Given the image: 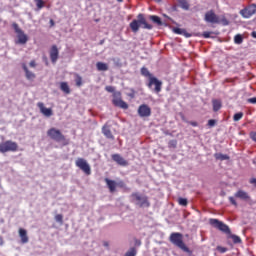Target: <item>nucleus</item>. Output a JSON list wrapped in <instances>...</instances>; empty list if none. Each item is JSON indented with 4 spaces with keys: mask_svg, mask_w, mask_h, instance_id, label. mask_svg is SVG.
Wrapping results in <instances>:
<instances>
[{
    "mask_svg": "<svg viewBox=\"0 0 256 256\" xmlns=\"http://www.w3.org/2000/svg\"><path fill=\"white\" fill-rule=\"evenodd\" d=\"M209 223L212 227L218 229V231L225 233V235H229L228 237L229 239H232L233 243H241V237L235 234H231V229L229 228V226H227V224L223 223V221L216 218H210Z\"/></svg>",
    "mask_w": 256,
    "mask_h": 256,
    "instance_id": "obj_1",
    "label": "nucleus"
},
{
    "mask_svg": "<svg viewBox=\"0 0 256 256\" xmlns=\"http://www.w3.org/2000/svg\"><path fill=\"white\" fill-rule=\"evenodd\" d=\"M137 18V20L134 19L130 23V29L133 33H138L141 25H143V29H153V25L147 23V20L145 19V16L143 14H139Z\"/></svg>",
    "mask_w": 256,
    "mask_h": 256,
    "instance_id": "obj_2",
    "label": "nucleus"
},
{
    "mask_svg": "<svg viewBox=\"0 0 256 256\" xmlns=\"http://www.w3.org/2000/svg\"><path fill=\"white\" fill-rule=\"evenodd\" d=\"M170 242H172L173 245L178 247V249H181L184 251V253H191V250H189V247L185 245V242H183V234L179 232H173L170 235Z\"/></svg>",
    "mask_w": 256,
    "mask_h": 256,
    "instance_id": "obj_3",
    "label": "nucleus"
},
{
    "mask_svg": "<svg viewBox=\"0 0 256 256\" xmlns=\"http://www.w3.org/2000/svg\"><path fill=\"white\" fill-rule=\"evenodd\" d=\"M47 136L52 139V141H56V143H64V145H68L67 138L61 132V130L57 128H50L47 131Z\"/></svg>",
    "mask_w": 256,
    "mask_h": 256,
    "instance_id": "obj_4",
    "label": "nucleus"
},
{
    "mask_svg": "<svg viewBox=\"0 0 256 256\" xmlns=\"http://www.w3.org/2000/svg\"><path fill=\"white\" fill-rule=\"evenodd\" d=\"M19 151V144L11 140H7L0 143V153H15Z\"/></svg>",
    "mask_w": 256,
    "mask_h": 256,
    "instance_id": "obj_5",
    "label": "nucleus"
},
{
    "mask_svg": "<svg viewBox=\"0 0 256 256\" xmlns=\"http://www.w3.org/2000/svg\"><path fill=\"white\" fill-rule=\"evenodd\" d=\"M131 197L138 207H151V203H149V198L147 196L134 192L131 194Z\"/></svg>",
    "mask_w": 256,
    "mask_h": 256,
    "instance_id": "obj_6",
    "label": "nucleus"
},
{
    "mask_svg": "<svg viewBox=\"0 0 256 256\" xmlns=\"http://www.w3.org/2000/svg\"><path fill=\"white\" fill-rule=\"evenodd\" d=\"M147 87L148 89H152L156 95H159V92L163 89V82L154 76L148 81Z\"/></svg>",
    "mask_w": 256,
    "mask_h": 256,
    "instance_id": "obj_7",
    "label": "nucleus"
},
{
    "mask_svg": "<svg viewBox=\"0 0 256 256\" xmlns=\"http://www.w3.org/2000/svg\"><path fill=\"white\" fill-rule=\"evenodd\" d=\"M110 193H115L117 191V187H120V189H125L126 184L124 181H119L118 183L115 180H111L109 178L104 179Z\"/></svg>",
    "mask_w": 256,
    "mask_h": 256,
    "instance_id": "obj_8",
    "label": "nucleus"
},
{
    "mask_svg": "<svg viewBox=\"0 0 256 256\" xmlns=\"http://www.w3.org/2000/svg\"><path fill=\"white\" fill-rule=\"evenodd\" d=\"M12 27L18 37L17 43H19V45H25V43H27V41H29V38L26 36L25 32H23L19 28V24L15 23V22L12 24Z\"/></svg>",
    "mask_w": 256,
    "mask_h": 256,
    "instance_id": "obj_9",
    "label": "nucleus"
},
{
    "mask_svg": "<svg viewBox=\"0 0 256 256\" xmlns=\"http://www.w3.org/2000/svg\"><path fill=\"white\" fill-rule=\"evenodd\" d=\"M75 165L78 167V169H81L85 175H91V166L89 163H87V160L78 158L75 162Z\"/></svg>",
    "mask_w": 256,
    "mask_h": 256,
    "instance_id": "obj_10",
    "label": "nucleus"
},
{
    "mask_svg": "<svg viewBox=\"0 0 256 256\" xmlns=\"http://www.w3.org/2000/svg\"><path fill=\"white\" fill-rule=\"evenodd\" d=\"M255 14H256V4H251L250 6L240 11V15H242V17H244L245 19H249L250 17H253V15Z\"/></svg>",
    "mask_w": 256,
    "mask_h": 256,
    "instance_id": "obj_11",
    "label": "nucleus"
},
{
    "mask_svg": "<svg viewBox=\"0 0 256 256\" xmlns=\"http://www.w3.org/2000/svg\"><path fill=\"white\" fill-rule=\"evenodd\" d=\"M138 115L140 117H151V107L147 104H142L138 108Z\"/></svg>",
    "mask_w": 256,
    "mask_h": 256,
    "instance_id": "obj_12",
    "label": "nucleus"
},
{
    "mask_svg": "<svg viewBox=\"0 0 256 256\" xmlns=\"http://www.w3.org/2000/svg\"><path fill=\"white\" fill-rule=\"evenodd\" d=\"M37 107L40 109V113H42L44 117H53V109L45 107L43 102H38Z\"/></svg>",
    "mask_w": 256,
    "mask_h": 256,
    "instance_id": "obj_13",
    "label": "nucleus"
},
{
    "mask_svg": "<svg viewBox=\"0 0 256 256\" xmlns=\"http://www.w3.org/2000/svg\"><path fill=\"white\" fill-rule=\"evenodd\" d=\"M204 19L206 23H219V16L213 10L206 12Z\"/></svg>",
    "mask_w": 256,
    "mask_h": 256,
    "instance_id": "obj_14",
    "label": "nucleus"
},
{
    "mask_svg": "<svg viewBox=\"0 0 256 256\" xmlns=\"http://www.w3.org/2000/svg\"><path fill=\"white\" fill-rule=\"evenodd\" d=\"M102 134L106 139H110L111 141H115V136L113 135V132H111V126L109 124H105L102 127Z\"/></svg>",
    "mask_w": 256,
    "mask_h": 256,
    "instance_id": "obj_15",
    "label": "nucleus"
},
{
    "mask_svg": "<svg viewBox=\"0 0 256 256\" xmlns=\"http://www.w3.org/2000/svg\"><path fill=\"white\" fill-rule=\"evenodd\" d=\"M112 159L117 163V165H120V167H127V165H129V162L119 154H113Z\"/></svg>",
    "mask_w": 256,
    "mask_h": 256,
    "instance_id": "obj_16",
    "label": "nucleus"
},
{
    "mask_svg": "<svg viewBox=\"0 0 256 256\" xmlns=\"http://www.w3.org/2000/svg\"><path fill=\"white\" fill-rule=\"evenodd\" d=\"M112 103L115 105V107H120V109H129V105L127 102L123 101L121 97H115L112 100Z\"/></svg>",
    "mask_w": 256,
    "mask_h": 256,
    "instance_id": "obj_17",
    "label": "nucleus"
},
{
    "mask_svg": "<svg viewBox=\"0 0 256 256\" xmlns=\"http://www.w3.org/2000/svg\"><path fill=\"white\" fill-rule=\"evenodd\" d=\"M50 59L52 63H57V59H59V48L57 45H53L50 49Z\"/></svg>",
    "mask_w": 256,
    "mask_h": 256,
    "instance_id": "obj_18",
    "label": "nucleus"
},
{
    "mask_svg": "<svg viewBox=\"0 0 256 256\" xmlns=\"http://www.w3.org/2000/svg\"><path fill=\"white\" fill-rule=\"evenodd\" d=\"M19 237L21 239V243H29V236H27V230L20 228L19 231Z\"/></svg>",
    "mask_w": 256,
    "mask_h": 256,
    "instance_id": "obj_19",
    "label": "nucleus"
},
{
    "mask_svg": "<svg viewBox=\"0 0 256 256\" xmlns=\"http://www.w3.org/2000/svg\"><path fill=\"white\" fill-rule=\"evenodd\" d=\"M22 69L24 70L26 79H28V81H33V79H35L36 77L35 73L29 71V68H27V65L23 64Z\"/></svg>",
    "mask_w": 256,
    "mask_h": 256,
    "instance_id": "obj_20",
    "label": "nucleus"
},
{
    "mask_svg": "<svg viewBox=\"0 0 256 256\" xmlns=\"http://www.w3.org/2000/svg\"><path fill=\"white\" fill-rule=\"evenodd\" d=\"M140 73H141L142 77H146L148 79V81H151V78L155 77V76H153V74H151L149 69L145 66L140 69Z\"/></svg>",
    "mask_w": 256,
    "mask_h": 256,
    "instance_id": "obj_21",
    "label": "nucleus"
},
{
    "mask_svg": "<svg viewBox=\"0 0 256 256\" xmlns=\"http://www.w3.org/2000/svg\"><path fill=\"white\" fill-rule=\"evenodd\" d=\"M174 33H176V35H183L184 37H193V34L187 32V30L185 29H181V28H174L173 29Z\"/></svg>",
    "mask_w": 256,
    "mask_h": 256,
    "instance_id": "obj_22",
    "label": "nucleus"
},
{
    "mask_svg": "<svg viewBox=\"0 0 256 256\" xmlns=\"http://www.w3.org/2000/svg\"><path fill=\"white\" fill-rule=\"evenodd\" d=\"M237 199H242L243 201H247L249 199V194L243 190H238L235 195Z\"/></svg>",
    "mask_w": 256,
    "mask_h": 256,
    "instance_id": "obj_23",
    "label": "nucleus"
},
{
    "mask_svg": "<svg viewBox=\"0 0 256 256\" xmlns=\"http://www.w3.org/2000/svg\"><path fill=\"white\" fill-rule=\"evenodd\" d=\"M60 89L66 95H69L71 93V88H69V84H67V82L60 83Z\"/></svg>",
    "mask_w": 256,
    "mask_h": 256,
    "instance_id": "obj_24",
    "label": "nucleus"
},
{
    "mask_svg": "<svg viewBox=\"0 0 256 256\" xmlns=\"http://www.w3.org/2000/svg\"><path fill=\"white\" fill-rule=\"evenodd\" d=\"M214 157L217 161H229V155L222 153H215Z\"/></svg>",
    "mask_w": 256,
    "mask_h": 256,
    "instance_id": "obj_25",
    "label": "nucleus"
},
{
    "mask_svg": "<svg viewBox=\"0 0 256 256\" xmlns=\"http://www.w3.org/2000/svg\"><path fill=\"white\" fill-rule=\"evenodd\" d=\"M96 69L97 71H109V66L106 63L97 62Z\"/></svg>",
    "mask_w": 256,
    "mask_h": 256,
    "instance_id": "obj_26",
    "label": "nucleus"
},
{
    "mask_svg": "<svg viewBox=\"0 0 256 256\" xmlns=\"http://www.w3.org/2000/svg\"><path fill=\"white\" fill-rule=\"evenodd\" d=\"M212 105H213V111H215V112L219 111L222 107L221 101H219V100H213Z\"/></svg>",
    "mask_w": 256,
    "mask_h": 256,
    "instance_id": "obj_27",
    "label": "nucleus"
},
{
    "mask_svg": "<svg viewBox=\"0 0 256 256\" xmlns=\"http://www.w3.org/2000/svg\"><path fill=\"white\" fill-rule=\"evenodd\" d=\"M124 256H137V248L131 247Z\"/></svg>",
    "mask_w": 256,
    "mask_h": 256,
    "instance_id": "obj_28",
    "label": "nucleus"
},
{
    "mask_svg": "<svg viewBox=\"0 0 256 256\" xmlns=\"http://www.w3.org/2000/svg\"><path fill=\"white\" fill-rule=\"evenodd\" d=\"M34 3L36 4L38 11L43 9V7H45V1L43 0H34Z\"/></svg>",
    "mask_w": 256,
    "mask_h": 256,
    "instance_id": "obj_29",
    "label": "nucleus"
},
{
    "mask_svg": "<svg viewBox=\"0 0 256 256\" xmlns=\"http://www.w3.org/2000/svg\"><path fill=\"white\" fill-rule=\"evenodd\" d=\"M178 3L182 7V9H189V2L187 0H178Z\"/></svg>",
    "mask_w": 256,
    "mask_h": 256,
    "instance_id": "obj_30",
    "label": "nucleus"
},
{
    "mask_svg": "<svg viewBox=\"0 0 256 256\" xmlns=\"http://www.w3.org/2000/svg\"><path fill=\"white\" fill-rule=\"evenodd\" d=\"M150 19L153 21V23H156V25H163V22L159 16H150Z\"/></svg>",
    "mask_w": 256,
    "mask_h": 256,
    "instance_id": "obj_31",
    "label": "nucleus"
},
{
    "mask_svg": "<svg viewBox=\"0 0 256 256\" xmlns=\"http://www.w3.org/2000/svg\"><path fill=\"white\" fill-rule=\"evenodd\" d=\"M75 83L76 87H81V85H83V78L79 74H76Z\"/></svg>",
    "mask_w": 256,
    "mask_h": 256,
    "instance_id": "obj_32",
    "label": "nucleus"
},
{
    "mask_svg": "<svg viewBox=\"0 0 256 256\" xmlns=\"http://www.w3.org/2000/svg\"><path fill=\"white\" fill-rule=\"evenodd\" d=\"M234 43H236V45H241V43H243V36H241V34H238L234 37Z\"/></svg>",
    "mask_w": 256,
    "mask_h": 256,
    "instance_id": "obj_33",
    "label": "nucleus"
},
{
    "mask_svg": "<svg viewBox=\"0 0 256 256\" xmlns=\"http://www.w3.org/2000/svg\"><path fill=\"white\" fill-rule=\"evenodd\" d=\"M178 203L182 207H187V205L189 204V201L187 200V198H178Z\"/></svg>",
    "mask_w": 256,
    "mask_h": 256,
    "instance_id": "obj_34",
    "label": "nucleus"
},
{
    "mask_svg": "<svg viewBox=\"0 0 256 256\" xmlns=\"http://www.w3.org/2000/svg\"><path fill=\"white\" fill-rule=\"evenodd\" d=\"M169 149H177V140H170L168 142Z\"/></svg>",
    "mask_w": 256,
    "mask_h": 256,
    "instance_id": "obj_35",
    "label": "nucleus"
},
{
    "mask_svg": "<svg viewBox=\"0 0 256 256\" xmlns=\"http://www.w3.org/2000/svg\"><path fill=\"white\" fill-rule=\"evenodd\" d=\"M241 119H243V112H238V113L234 114V116H233L234 121H241Z\"/></svg>",
    "mask_w": 256,
    "mask_h": 256,
    "instance_id": "obj_36",
    "label": "nucleus"
},
{
    "mask_svg": "<svg viewBox=\"0 0 256 256\" xmlns=\"http://www.w3.org/2000/svg\"><path fill=\"white\" fill-rule=\"evenodd\" d=\"M54 219H55L56 223H60V225H63V215L62 214H57Z\"/></svg>",
    "mask_w": 256,
    "mask_h": 256,
    "instance_id": "obj_37",
    "label": "nucleus"
},
{
    "mask_svg": "<svg viewBox=\"0 0 256 256\" xmlns=\"http://www.w3.org/2000/svg\"><path fill=\"white\" fill-rule=\"evenodd\" d=\"M215 125H217V120L215 119H210L208 121V127H215Z\"/></svg>",
    "mask_w": 256,
    "mask_h": 256,
    "instance_id": "obj_38",
    "label": "nucleus"
},
{
    "mask_svg": "<svg viewBox=\"0 0 256 256\" xmlns=\"http://www.w3.org/2000/svg\"><path fill=\"white\" fill-rule=\"evenodd\" d=\"M105 91H107L108 93H115V87H113V86H106L105 87Z\"/></svg>",
    "mask_w": 256,
    "mask_h": 256,
    "instance_id": "obj_39",
    "label": "nucleus"
},
{
    "mask_svg": "<svg viewBox=\"0 0 256 256\" xmlns=\"http://www.w3.org/2000/svg\"><path fill=\"white\" fill-rule=\"evenodd\" d=\"M229 202L231 203V205H234V207H237V200H235V197L230 196Z\"/></svg>",
    "mask_w": 256,
    "mask_h": 256,
    "instance_id": "obj_40",
    "label": "nucleus"
},
{
    "mask_svg": "<svg viewBox=\"0 0 256 256\" xmlns=\"http://www.w3.org/2000/svg\"><path fill=\"white\" fill-rule=\"evenodd\" d=\"M217 251H219V253H227V248L222 247V246H218Z\"/></svg>",
    "mask_w": 256,
    "mask_h": 256,
    "instance_id": "obj_41",
    "label": "nucleus"
},
{
    "mask_svg": "<svg viewBox=\"0 0 256 256\" xmlns=\"http://www.w3.org/2000/svg\"><path fill=\"white\" fill-rule=\"evenodd\" d=\"M211 33H213V32H203L202 33V37H204V39H209V37H211Z\"/></svg>",
    "mask_w": 256,
    "mask_h": 256,
    "instance_id": "obj_42",
    "label": "nucleus"
},
{
    "mask_svg": "<svg viewBox=\"0 0 256 256\" xmlns=\"http://www.w3.org/2000/svg\"><path fill=\"white\" fill-rule=\"evenodd\" d=\"M248 103H251L252 105H256V97H253V98H249L247 100Z\"/></svg>",
    "mask_w": 256,
    "mask_h": 256,
    "instance_id": "obj_43",
    "label": "nucleus"
},
{
    "mask_svg": "<svg viewBox=\"0 0 256 256\" xmlns=\"http://www.w3.org/2000/svg\"><path fill=\"white\" fill-rule=\"evenodd\" d=\"M186 123H189L192 127H197L199 124L195 121H186Z\"/></svg>",
    "mask_w": 256,
    "mask_h": 256,
    "instance_id": "obj_44",
    "label": "nucleus"
},
{
    "mask_svg": "<svg viewBox=\"0 0 256 256\" xmlns=\"http://www.w3.org/2000/svg\"><path fill=\"white\" fill-rule=\"evenodd\" d=\"M29 66L32 68H35V67H37V62H35V60H31L29 63Z\"/></svg>",
    "mask_w": 256,
    "mask_h": 256,
    "instance_id": "obj_45",
    "label": "nucleus"
},
{
    "mask_svg": "<svg viewBox=\"0 0 256 256\" xmlns=\"http://www.w3.org/2000/svg\"><path fill=\"white\" fill-rule=\"evenodd\" d=\"M250 137H251V140H252V141H255V143H256V132H252V133L250 134Z\"/></svg>",
    "mask_w": 256,
    "mask_h": 256,
    "instance_id": "obj_46",
    "label": "nucleus"
},
{
    "mask_svg": "<svg viewBox=\"0 0 256 256\" xmlns=\"http://www.w3.org/2000/svg\"><path fill=\"white\" fill-rule=\"evenodd\" d=\"M250 183H251L252 185H256V178L250 179Z\"/></svg>",
    "mask_w": 256,
    "mask_h": 256,
    "instance_id": "obj_47",
    "label": "nucleus"
},
{
    "mask_svg": "<svg viewBox=\"0 0 256 256\" xmlns=\"http://www.w3.org/2000/svg\"><path fill=\"white\" fill-rule=\"evenodd\" d=\"M50 26L55 27V21H53V19L50 20Z\"/></svg>",
    "mask_w": 256,
    "mask_h": 256,
    "instance_id": "obj_48",
    "label": "nucleus"
},
{
    "mask_svg": "<svg viewBox=\"0 0 256 256\" xmlns=\"http://www.w3.org/2000/svg\"><path fill=\"white\" fill-rule=\"evenodd\" d=\"M251 36H252L254 39H256V31H253V32L251 33Z\"/></svg>",
    "mask_w": 256,
    "mask_h": 256,
    "instance_id": "obj_49",
    "label": "nucleus"
},
{
    "mask_svg": "<svg viewBox=\"0 0 256 256\" xmlns=\"http://www.w3.org/2000/svg\"><path fill=\"white\" fill-rule=\"evenodd\" d=\"M103 245H104V247H108L109 246V242H104Z\"/></svg>",
    "mask_w": 256,
    "mask_h": 256,
    "instance_id": "obj_50",
    "label": "nucleus"
},
{
    "mask_svg": "<svg viewBox=\"0 0 256 256\" xmlns=\"http://www.w3.org/2000/svg\"><path fill=\"white\" fill-rule=\"evenodd\" d=\"M136 245H141V240H136Z\"/></svg>",
    "mask_w": 256,
    "mask_h": 256,
    "instance_id": "obj_51",
    "label": "nucleus"
},
{
    "mask_svg": "<svg viewBox=\"0 0 256 256\" xmlns=\"http://www.w3.org/2000/svg\"><path fill=\"white\" fill-rule=\"evenodd\" d=\"M105 43V40L100 41V45H103Z\"/></svg>",
    "mask_w": 256,
    "mask_h": 256,
    "instance_id": "obj_52",
    "label": "nucleus"
},
{
    "mask_svg": "<svg viewBox=\"0 0 256 256\" xmlns=\"http://www.w3.org/2000/svg\"><path fill=\"white\" fill-rule=\"evenodd\" d=\"M182 121H187V120L185 119V116H182Z\"/></svg>",
    "mask_w": 256,
    "mask_h": 256,
    "instance_id": "obj_53",
    "label": "nucleus"
},
{
    "mask_svg": "<svg viewBox=\"0 0 256 256\" xmlns=\"http://www.w3.org/2000/svg\"><path fill=\"white\" fill-rule=\"evenodd\" d=\"M118 1V3H123V0H117Z\"/></svg>",
    "mask_w": 256,
    "mask_h": 256,
    "instance_id": "obj_54",
    "label": "nucleus"
},
{
    "mask_svg": "<svg viewBox=\"0 0 256 256\" xmlns=\"http://www.w3.org/2000/svg\"><path fill=\"white\" fill-rule=\"evenodd\" d=\"M157 3H161V0H155Z\"/></svg>",
    "mask_w": 256,
    "mask_h": 256,
    "instance_id": "obj_55",
    "label": "nucleus"
},
{
    "mask_svg": "<svg viewBox=\"0 0 256 256\" xmlns=\"http://www.w3.org/2000/svg\"><path fill=\"white\" fill-rule=\"evenodd\" d=\"M119 97H121V93H118Z\"/></svg>",
    "mask_w": 256,
    "mask_h": 256,
    "instance_id": "obj_56",
    "label": "nucleus"
}]
</instances>
